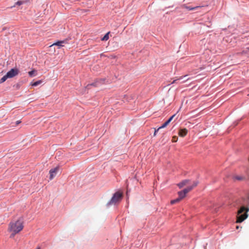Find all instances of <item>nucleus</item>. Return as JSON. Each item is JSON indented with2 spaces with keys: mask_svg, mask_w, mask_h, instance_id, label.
Here are the masks:
<instances>
[{
  "mask_svg": "<svg viewBox=\"0 0 249 249\" xmlns=\"http://www.w3.org/2000/svg\"><path fill=\"white\" fill-rule=\"evenodd\" d=\"M159 129H159V128H158L157 130H155V132H154V136H156V135L157 132L159 131Z\"/></svg>",
  "mask_w": 249,
  "mask_h": 249,
  "instance_id": "obj_18",
  "label": "nucleus"
},
{
  "mask_svg": "<svg viewBox=\"0 0 249 249\" xmlns=\"http://www.w3.org/2000/svg\"><path fill=\"white\" fill-rule=\"evenodd\" d=\"M189 182V180L185 179V180H182L180 182L178 183L177 185L179 188H181L185 185H187Z\"/></svg>",
  "mask_w": 249,
  "mask_h": 249,
  "instance_id": "obj_8",
  "label": "nucleus"
},
{
  "mask_svg": "<svg viewBox=\"0 0 249 249\" xmlns=\"http://www.w3.org/2000/svg\"><path fill=\"white\" fill-rule=\"evenodd\" d=\"M57 170H58V168L56 167L53 169H51L49 171L50 179L51 180L53 179L54 178V177L56 176V172H57Z\"/></svg>",
  "mask_w": 249,
  "mask_h": 249,
  "instance_id": "obj_6",
  "label": "nucleus"
},
{
  "mask_svg": "<svg viewBox=\"0 0 249 249\" xmlns=\"http://www.w3.org/2000/svg\"><path fill=\"white\" fill-rule=\"evenodd\" d=\"M181 199L179 197H178V198H177V199H174V200H172V201H171V203L172 204H174V203H176V202H178Z\"/></svg>",
  "mask_w": 249,
  "mask_h": 249,
  "instance_id": "obj_15",
  "label": "nucleus"
},
{
  "mask_svg": "<svg viewBox=\"0 0 249 249\" xmlns=\"http://www.w3.org/2000/svg\"><path fill=\"white\" fill-rule=\"evenodd\" d=\"M23 228V223L21 219L12 221L10 223L9 231L11 232L13 237L15 234L20 231Z\"/></svg>",
  "mask_w": 249,
  "mask_h": 249,
  "instance_id": "obj_1",
  "label": "nucleus"
},
{
  "mask_svg": "<svg viewBox=\"0 0 249 249\" xmlns=\"http://www.w3.org/2000/svg\"><path fill=\"white\" fill-rule=\"evenodd\" d=\"M236 179H238V180H241L242 179V178L241 177H236L235 178Z\"/></svg>",
  "mask_w": 249,
  "mask_h": 249,
  "instance_id": "obj_20",
  "label": "nucleus"
},
{
  "mask_svg": "<svg viewBox=\"0 0 249 249\" xmlns=\"http://www.w3.org/2000/svg\"><path fill=\"white\" fill-rule=\"evenodd\" d=\"M41 83H42L41 80H38L34 83H31V85H32L33 87H36V86H37L38 85L41 84Z\"/></svg>",
  "mask_w": 249,
  "mask_h": 249,
  "instance_id": "obj_11",
  "label": "nucleus"
},
{
  "mask_svg": "<svg viewBox=\"0 0 249 249\" xmlns=\"http://www.w3.org/2000/svg\"><path fill=\"white\" fill-rule=\"evenodd\" d=\"M172 120V119L171 118H169L168 120L166 121V122H168V124H169Z\"/></svg>",
  "mask_w": 249,
  "mask_h": 249,
  "instance_id": "obj_19",
  "label": "nucleus"
},
{
  "mask_svg": "<svg viewBox=\"0 0 249 249\" xmlns=\"http://www.w3.org/2000/svg\"><path fill=\"white\" fill-rule=\"evenodd\" d=\"M248 49H249V48Z\"/></svg>",
  "mask_w": 249,
  "mask_h": 249,
  "instance_id": "obj_25",
  "label": "nucleus"
},
{
  "mask_svg": "<svg viewBox=\"0 0 249 249\" xmlns=\"http://www.w3.org/2000/svg\"><path fill=\"white\" fill-rule=\"evenodd\" d=\"M176 114L173 115L172 116H171L170 118H171L172 119L174 118V117L175 116Z\"/></svg>",
  "mask_w": 249,
  "mask_h": 249,
  "instance_id": "obj_21",
  "label": "nucleus"
},
{
  "mask_svg": "<svg viewBox=\"0 0 249 249\" xmlns=\"http://www.w3.org/2000/svg\"><path fill=\"white\" fill-rule=\"evenodd\" d=\"M168 122H165L163 124L159 127V129H161L165 127L168 124Z\"/></svg>",
  "mask_w": 249,
  "mask_h": 249,
  "instance_id": "obj_16",
  "label": "nucleus"
},
{
  "mask_svg": "<svg viewBox=\"0 0 249 249\" xmlns=\"http://www.w3.org/2000/svg\"><path fill=\"white\" fill-rule=\"evenodd\" d=\"M36 71L35 70H32L28 72V74L30 77L34 76L36 75Z\"/></svg>",
  "mask_w": 249,
  "mask_h": 249,
  "instance_id": "obj_13",
  "label": "nucleus"
},
{
  "mask_svg": "<svg viewBox=\"0 0 249 249\" xmlns=\"http://www.w3.org/2000/svg\"><path fill=\"white\" fill-rule=\"evenodd\" d=\"M198 7H199V6L189 7V6H186L185 4H183V5H182V8L186 9H187L188 10H193L197 9Z\"/></svg>",
  "mask_w": 249,
  "mask_h": 249,
  "instance_id": "obj_9",
  "label": "nucleus"
},
{
  "mask_svg": "<svg viewBox=\"0 0 249 249\" xmlns=\"http://www.w3.org/2000/svg\"><path fill=\"white\" fill-rule=\"evenodd\" d=\"M27 2V1H21V0H19V1H18L16 2V5H20L21 4H24V3H25Z\"/></svg>",
  "mask_w": 249,
  "mask_h": 249,
  "instance_id": "obj_17",
  "label": "nucleus"
},
{
  "mask_svg": "<svg viewBox=\"0 0 249 249\" xmlns=\"http://www.w3.org/2000/svg\"><path fill=\"white\" fill-rule=\"evenodd\" d=\"M63 43V41H57V42H56L55 43H54L52 45L58 46L59 48H60V47L63 46V45H62Z\"/></svg>",
  "mask_w": 249,
  "mask_h": 249,
  "instance_id": "obj_10",
  "label": "nucleus"
},
{
  "mask_svg": "<svg viewBox=\"0 0 249 249\" xmlns=\"http://www.w3.org/2000/svg\"><path fill=\"white\" fill-rule=\"evenodd\" d=\"M19 123H20L19 122L17 121V124H18Z\"/></svg>",
  "mask_w": 249,
  "mask_h": 249,
  "instance_id": "obj_23",
  "label": "nucleus"
},
{
  "mask_svg": "<svg viewBox=\"0 0 249 249\" xmlns=\"http://www.w3.org/2000/svg\"><path fill=\"white\" fill-rule=\"evenodd\" d=\"M8 78H9L7 77V75H6V74L4 76H3V77L0 79V83H3V82H5V81L6 80V79H7Z\"/></svg>",
  "mask_w": 249,
  "mask_h": 249,
  "instance_id": "obj_12",
  "label": "nucleus"
},
{
  "mask_svg": "<svg viewBox=\"0 0 249 249\" xmlns=\"http://www.w3.org/2000/svg\"><path fill=\"white\" fill-rule=\"evenodd\" d=\"M18 70L16 68H13L9 71L6 75L9 78H11L18 75Z\"/></svg>",
  "mask_w": 249,
  "mask_h": 249,
  "instance_id": "obj_5",
  "label": "nucleus"
},
{
  "mask_svg": "<svg viewBox=\"0 0 249 249\" xmlns=\"http://www.w3.org/2000/svg\"><path fill=\"white\" fill-rule=\"evenodd\" d=\"M249 209H246L244 207H242L238 212L237 223H241L245 220L248 216L247 214Z\"/></svg>",
  "mask_w": 249,
  "mask_h": 249,
  "instance_id": "obj_2",
  "label": "nucleus"
},
{
  "mask_svg": "<svg viewBox=\"0 0 249 249\" xmlns=\"http://www.w3.org/2000/svg\"><path fill=\"white\" fill-rule=\"evenodd\" d=\"M109 32L107 33L102 38V40H107L109 38Z\"/></svg>",
  "mask_w": 249,
  "mask_h": 249,
  "instance_id": "obj_14",
  "label": "nucleus"
},
{
  "mask_svg": "<svg viewBox=\"0 0 249 249\" xmlns=\"http://www.w3.org/2000/svg\"><path fill=\"white\" fill-rule=\"evenodd\" d=\"M176 81V80H174L172 83V84H173V83H174L175 82V81Z\"/></svg>",
  "mask_w": 249,
  "mask_h": 249,
  "instance_id": "obj_22",
  "label": "nucleus"
},
{
  "mask_svg": "<svg viewBox=\"0 0 249 249\" xmlns=\"http://www.w3.org/2000/svg\"><path fill=\"white\" fill-rule=\"evenodd\" d=\"M238 228H239V226H237L236 227V229H238Z\"/></svg>",
  "mask_w": 249,
  "mask_h": 249,
  "instance_id": "obj_24",
  "label": "nucleus"
},
{
  "mask_svg": "<svg viewBox=\"0 0 249 249\" xmlns=\"http://www.w3.org/2000/svg\"><path fill=\"white\" fill-rule=\"evenodd\" d=\"M188 133V130L186 128H183L180 129L178 132V135L179 136L183 137L185 136Z\"/></svg>",
  "mask_w": 249,
  "mask_h": 249,
  "instance_id": "obj_7",
  "label": "nucleus"
},
{
  "mask_svg": "<svg viewBox=\"0 0 249 249\" xmlns=\"http://www.w3.org/2000/svg\"><path fill=\"white\" fill-rule=\"evenodd\" d=\"M122 198V194L117 192L115 193L110 200L107 203V205L109 207L112 205H115Z\"/></svg>",
  "mask_w": 249,
  "mask_h": 249,
  "instance_id": "obj_4",
  "label": "nucleus"
},
{
  "mask_svg": "<svg viewBox=\"0 0 249 249\" xmlns=\"http://www.w3.org/2000/svg\"><path fill=\"white\" fill-rule=\"evenodd\" d=\"M198 184V181H196L193 182L192 185L184 189L182 191L178 192V196L182 199L184 198L186 194L191 190H192L194 187L196 186Z\"/></svg>",
  "mask_w": 249,
  "mask_h": 249,
  "instance_id": "obj_3",
  "label": "nucleus"
}]
</instances>
